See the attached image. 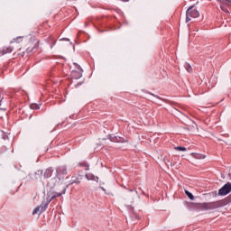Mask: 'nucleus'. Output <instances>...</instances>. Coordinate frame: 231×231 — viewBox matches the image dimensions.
Wrapping results in <instances>:
<instances>
[{
  "mask_svg": "<svg viewBox=\"0 0 231 231\" xmlns=\"http://www.w3.org/2000/svg\"><path fill=\"white\" fill-rule=\"evenodd\" d=\"M89 24H93V23L87 21L85 22V28H88V26H89Z\"/></svg>",
  "mask_w": 231,
  "mask_h": 231,
  "instance_id": "a211bd4d",
  "label": "nucleus"
},
{
  "mask_svg": "<svg viewBox=\"0 0 231 231\" xmlns=\"http://www.w3.org/2000/svg\"><path fill=\"white\" fill-rule=\"evenodd\" d=\"M101 189H102V190L106 191V189H104V188H101Z\"/></svg>",
  "mask_w": 231,
  "mask_h": 231,
  "instance_id": "4be33fe9",
  "label": "nucleus"
},
{
  "mask_svg": "<svg viewBox=\"0 0 231 231\" xmlns=\"http://www.w3.org/2000/svg\"><path fill=\"white\" fill-rule=\"evenodd\" d=\"M191 156L196 160H205V158H207V155L201 154V153H196V152H192Z\"/></svg>",
  "mask_w": 231,
  "mask_h": 231,
  "instance_id": "6e6552de",
  "label": "nucleus"
},
{
  "mask_svg": "<svg viewBox=\"0 0 231 231\" xmlns=\"http://www.w3.org/2000/svg\"><path fill=\"white\" fill-rule=\"evenodd\" d=\"M135 194H138V191H137V190H135Z\"/></svg>",
  "mask_w": 231,
  "mask_h": 231,
  "instance_id": "b1692460",
  "label": "nucleus"
},
{
  "mask_svg": "<svg viewBox=\"0 0 231 231\" xmlns=\"http://www.w3.org/2000/svg\"><path fill=\"white\" fill-rule=\"evenodd\" d=\"M46 24H48L47 22L43 23V28H45V30H48V26H46Z\"/></svg>",
  "mask_w": 231,
  "mask_h": 231,
  "instance_id": "6ab92c4d",
  "label": "nucleus"
},
{
  "mask_svg": "<svg viewBox=\"0 0 231 231\" xmlns=\"http://www.w3.org/2000/svg\"><path fill=\"white\" fill-rule=\"evenodd\" d=\"M199 16V11L194 9V5H191L188 8L186 12V23L192 21V19H197Z\"/></svg>",
  "mask_w": 231,
  "mask_h": 231,
  "instance_id": "7ed1b4c3",
  "label": "nucleus"
},
{
  "mask_svg": "<svg viewBox=\"0 0 231 231\" xmlns=\"http://www.w3.org/2000/svg\"><path fill=\"white\" fill-rule=\"evenodd\" d=\"M85 178H87V180H91V181H97V183H98V177L95 176L93 173H87L85 175Z\"/></svg>",
  "mask_w": 231,
  "mask_h": 231,
  "instance_id": "0eeeda50",
  "label": "nucleus"
},
{
  "mask_svg": "<svg viewBox=\"0 0 231 231\" xmlns=\"http://www.w3.org/2000/svg\"><path fill=\"white\" fill-rule=\"evenodd\" d=\"M22 41H23V36H18L13 39V41L11 42V44H13V42H17L19 44Z\"/></svg>",
  "mask_w": 231,
  "mask_h": 231,
  "instance_id": "ddd939ff",
  "label": "nucleus"
},
{
  "mask_svg": "<svg viewBox=\"0 0 231 231\" xmlns=\"http://www.w3.org/2000/svg\"><path fill=\"white\" fill-rule=\"evenodd\" d=\"M52 174H53V169L48 168L47 170H45L43 176L44 178H51Z\"/></svg>",
  "mask_w": 231,
  "mask_h": 231,
  "instance_id": "1a4fd4ad",
  "label": "nucleus"
},
{
  "mask_svg": "<svg viewBox=\"0 0 231 231\" xmlns=\"http://www.w3.org/2000/svg\"><path fill=\"white\" fill-rule=\"evenodd\" d=\"M30 107L31 109H33V110L41 109V106H39V105H37L36 103L31 104Z\"/></svg>",
  "mask_w": 231,
  "mask_h": 231,
  "instance_id": "4468645a",
  "label": "nucleus"
},
{
  "mask_svg": "<svg viewBox=\"0 0 231 231\" xmlns=\"http://www.w3.org/2000/svg\"><path fill=\"white\" fill-rule=\"evenodd\" d=\"M130 192H133V189H129Z\"/></svg>",
  "mask_w": 231,
  "mask_h": 231,
  "instance_id": "5701e85b",
  "label": "nucleus"
},
{
  "mask_svg": "<svg viewBox=\"0 0 231 231\" xmlns=\"http://www.w3.org/2000/svg\"><path fill=\"white\" fill-rule=\"evenodd\" d=\"M65 192L66 190H63L62 192H60V193H57V192L50 193L46 200H43L41 206L34 208V210L32 211L33 216H35V214H39V212L41 214H42V212H46V208H48V206L50 205V203H51V201H53V199H55L56 198H60V196H62V194H65Z\"/></svg>",
  "mask_w": 231,
  "mask_h": 231,
  "instance_id": "f257e3e1",
  "label": "nucleus"
},
{
  "mask_svg": "<svg viewBox=\"0 0 231 231\" xmlns=\"http://www.w3.org/2000/svg\"><path fill=\"white\" fill-rule=\"evenodd\" d=\"M230 192L231 183L227 182L218 190V196H226L227 194H230Z\"/></svg>",
  "mask_w": 231,
  "mask_h": 231,
  "instance_id": "20e7f679",
  "label": "nucleus"
},
{
  "mask_svg": "<svg viewBox=\"0 0 231 231\" xmlns=\"http://www.w3.org/2000/svg\"><path fill=\"white\" fill-rule=\"evenodd\" d=\"M86 171H89V166L88 165L87 166Z\"/></svg>",
  "mask_w": 231,
  "mask_h": 231,
  "instance_id": "412c9836",
  "label": "nucleus"
},
{
  "mask_svg": "<svg viewBox=\"0 0 231 231\" xmlns=\"http://www.w3.org/2000/svg\"><path fill=\"white\" fill-rule=\"evenodd\" d=\"M184 68L186 71H188V73H192V66H190V64L189 63L184 64Z\"/></svg>",
  "mask_w": 231,
  "mask_h": 231,
  "instance_id": "f8f14e48",
  "label": "nucleus"
},
{
  "mask_svg": "<svg viewBox=\"0 0 231 231\" xmlns=\"http://www.w3.org/2000/svg\"><path fill=\"white\" fill-rule=\"evenodd\" d=\"M218 3H221V5H230V0H217Z\"/></svg>",
  "mask_w": 231,
  "mask_h": 231,
  "instance_id": "dca6fc26",
  "label": "nucleus"
},
{
  "mask_svg": "<svg viewBox=\"0 0 231 231\" xmlns=\"http://www.w3.org/2000/svg\"><path fill=\"white\" fill-rule=\"evenodd\" d=\"M185 194L186 196H188L189 199H190L191 200H194V195H192V193H190L189 190H185Z\"/></svg>",
  "mask_w": 231,
  "mask_h": 231,
  "instance_id": "2eb2a0df",
  "label": "nucleus"
},
{
  "mask_svg": "<svg viewBox=\"0 0 231 231\" xmlns=\"http://www.w3.org/2000/svg\"><path fill=\"white\" fill-rule=\"evenodd\" d=\"M12 51H14V48L13 47H5L2 51L3 55H5V53H12Z\"/></svg>",
  "mask_w": 231,
  "mask_h": 231,
  "instance_id": "9b49d317",
  "label": "nucleus"
},
{
  "mask_svg": "<svg viewBox=\"0 0 231 231\" xmlns=\"http://www.w3.org/2000/svg\"><path fill=\"white\" fill-rule=\"evenodd\" d=\"M175 151H187V148L183 146H176Z\"/></svg>",
  "mask_w": 231,
  "mask_h": 231,
  "instance_id": "f3484780",
  "label": "nucleus"
},
{
  "mask_svg": "<svg viewBox=\"0 0 231 231\" xmlns=\"http://www.w3.org/2000/svg\"><path fill=\"white\" fill-rule=\"evenodd\" d=\"M74 64L77 68V70H72L71 77L72 79H79L82 77V69L79 65H77V63Z\"/></svg>",
  "mask_w": 231,
  "mask_h": 231,
  "instance_id": "39448f33",
  "label": "nucleus"
},
{
  "mask_svg": "<svg viewBox=\"0 0 231 231\" xmlns=\"http://www.w3.org/2000/svg\"><path fill=\"white\" fill-rule=\"evenodd\" d=\"M197 207L200 210H214V208H219L221 207H225V202L223 200H218L216 202L198 203Z\"/></svg>",
  "mask_w": 231,
  "mask_h": 231,
  "instance_id": "f03ea898",
  "label": "nucleus"
},
{
  "mask_svg": "<svg viewBox=\"0 0 231 231\" xmlns=\"http://www.w3.org/2000/svg\"><path fill=\"white\" fill-rule=\"evenodd\" d=\"M228 6H230V5L224 4L220 5V8L222 12H225V14H230V11H228Z\"/></svg>",
  "mask_w": 231,
  "mask_h": 231,
  "instance_id": "9d476101",
  "label": "nucleus"
},
{
  "mask_svg": "<svg viewBox=\"0 0 231 231\" xmlns=\"http://www.w3.org/2000/svg\"><path fill=\"white\" fill-rule=\"evenodd\" d=\"M57 178H60V176H66L68 174V167L66 166H59L56 168Z\"/></svg>",
  "mask_w": 231,
  "mask_h": 231,
  "instance_id": "423d86ee",
  "label": "nucleus"
},
{
  "mask_svg": "<svg viewBox=\"0 0 231 231\" xmlns=\"http://www.w3.org/2000/svg\"><path fill=\"white\" fill-rule=\"evenodd\" d=\"M37 174L40 175V176H42V170H39V171H37Z\"/></svg>",
  "mask_w": 231,
  "mask_h": 231,
  "instance_id": "aec40b11",
  "label": "nucleus"
}]
</instances>
